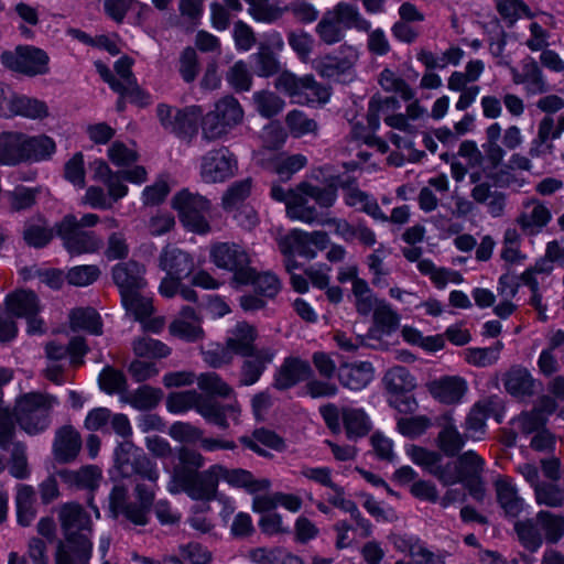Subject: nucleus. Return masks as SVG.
Masks as SVG:
<instances>
[{"mask_svg": "<svg viewBox=\"0 0 564 564\" xmlns=\"http://www.w3.org/2000/svg\"><path fill=\"white\" fill-rule=\"evenodd\" d=\"M435 425L441 429L436 443L438 448L449 457H453L459 453L465 445V433L460 434L457 430L455 420L452 411L438 415L435 421Z\"/></svg>", "mask_w": 564, "mask_h": 564, "instance_id": "nucleus-21", "label": "nucleus"}, {"mask_svg": "<svg viewBox=\"0 0 564 564\" xmlns=\"http://www.w3.org/2000/svg\"><path fill=\"white\" fill-rule=\"evenodd\" d=\"M408 455L414 464L423 467L435 476L444 486L464 482L457 468V463L442 465V455L438 452L430 451L421 446L410 445L406 448Z\"/></svg>", "mask_w": 564, "mask_h": 564, "instance_id": "nucleus-12", "label": "nucleus"}, {"mask_svg": "<svg viewBox=\"0 0 564 564\" xmlns=\"http://www.w3.org/2000/svg\"><path fill=\"white\" fill-rule=\"evenodd\" d=\"M0 58L7 68L26 76L48 73V55L35 46L20 45L14 52L4 51Z\"/></svg>", "mask_w": 564, "mask_h": 564, "instance_id": "nucleus-11", "label": "nucleus"}, {"mask_svg": "<svg viewBox=\"0 0 564 564\" xmlns=\"http://www.w3.org/2000/svg\"><path fill=\"white\" fill-rule=\"evenodd\" d=\"M536 520L525 519L514 523V531L522 546L530 552H536L542 543L543 536Z\"/></svg>", "mask_w": 564, "mask_h": 564, "instance_id": "nucleus-48", "label": "nucleus"}, {"mask_svg": "<svg viewBox=\"0 0 564 564\" xmlns=\"http://www.w3.org/2000/svg\"><path fill=\"white\" fill-rule=\"evenodd\" d=\"M254 158L259 165L274 171L282 180H289L307 163V159L303 154L265 158L264 151H258Z\"/></svg>", "mask_w": 564, "mask_h": 564, "instance_id": "nucleus-27", "label": "nucleus"}, {"mask_svg": "<svg viewBox=\"0 0 564 564\" xmlns=\"http://www.w3.org/2000/svg\"><path fill=\"white\" fill-rule=\"evenodd\" d=\"M503 345L496 341L495 345L486 348L470 347L463 352L464 360L475 367L485 368L495 365L499 357Z\"/></svg>", "mask_w": 564, "mask_h": 564, "instance_id": "nucleus-49", "label": "nucleus"}, {"mask_svg": "<svg viewBox=\"0 0 564 564\" xmlns=\"http://www.w3.org/2000/svg\"><path fill=\"white\" fill-rule=\"evenodd\" d=\"M328 245V235L325 231H313L311 234L300 229L291 230L286 236L279 239V249L282 253L296 252L299 256L312 260L316 257V251L324 250Z\"/></svg>", "mask_w": 564, "mask_h": 564, "instance_id": "nucleus-16", "label": "nucleus"}, {"mask_svg": "<svg viewBox=\"0 0 564 564\" xmlns=\"http://www.w3.org/2000/svg\"><path fill=\"white\" fill-rule=\"evenodd\" d=\"M346 204L352 207H358L360 210L367 213L376 219H384L377 202L371 199L367 193L359 188H349L345 195Z\"/></svg>", "mask_w": 564, "mask_h": 564, "instance_id": "nucleus-58", "label": "nucleus"}, {"mask_svg": "<svg viewBox=\"0 0 564 564\" xmlns=\"http://www.w3.org/2000/svg\"><path fill=\"white\" fill-rule=\"evenodd\" d=\"M115 463L122 477L139 476L153 485L159 479L156 463L131 442H122L115 451Z\"/></svg>", "mask_w": 564, "mask_h": 564, "instance_id": "nucleus-9", "label": "nucleus"}, {"mask_svg": "<svg viewBox=\"0 0 564 564\" xmlns=\"http://www.w3.org/2000/svg\"><path fill=\"white\" fill-rule=\"evenodd\" d=\"M218 475L219 480L223 479L231 487L242 488L251 495L264 492L270 487L268 479H257L249 470L242 468L230 469L218 464Z\"/></svg>", "mask_w": 564, "mask_h": 564, "instance_id": "nucleus-26", "label": "nucleus"}, {"mask_svg": "<svg viewBox=\"0 0 564 564\" xmlns=\"http://www.w3.org/2000/svg\"><path fill=\"white\" fill-rule=\"evenodd\" d=\"M258 337L257 328L247 323L239 322L231 330L230 335L226 339V345L234 355H248L259 350L254 341Z\"/></svg>", "mask_w": 564, "mask_h": 564, "instance_id": "nucleus-30", "label": "nucleus"}, {"mask_svg": "<svg viewBox=\"0 0 564 564\" xmlns=\"http://www.w3.org/2000/svg\"><path fill=\"white\" fill-rule=\"evenodd\" d=\"M471 198L481 205H485L487 212L492 217L503 215L507 195L503 192L492 189L488 182L476 184L470 191Z\"/></svg>", "mask_w": 564, "mask_h": 564, "instance_id": "nucleus-33", "label": "nucleus"}, {"mask_svg": "<svg viewBox=\"0 0 564 564\" xmlns=\"http://www.w3.org/2000/svg\"><path fill=\"white\" fill-rule=\"evenodd\" d=\"M172 206L177 210L181 223L188 230L200 235L210 230L206 218L210 203L206 197L183 189L173 197Z\"/></svg>", "mask_w": 564, "mask_h": 564, "instance_id": "nucleus-7", "label": "nucleus"}, {"mask_svg": "<svg viewBox=\"0 0 564 564\" xmlns=\"http://www.w3.org/2000/svg\"><path fill=\"white\" fill-rule=\"evenodd\" d=\"M343 422L349 440L364 437L371 430V424L362 410L344 408Z\"/></svg>", "mask_w": 564, "mask_h": 564, "instance_id": "nucleus-43", "label": "nucleus"}, {"mask_svg": "<svg viewBox=\"0 0 564 564\" xmlns=\"http://www.w3.org/2000/svg\"><path fill=\"white\" fill-rule=\"evenodd\" d=\"M126 310L131 313L135 319L143 321L153 312L152 300L141 294V291L128 294L121 297Z\"/></svg>", "mask_w": 564, "mask_h": 564, "instance_id": "nucleus-62", "label": "nucleus"}, {"mask_svg": "<svg viewBox=\"0 0 564 564\" xmlns=\"http://www.w3.org/2000/svg\"><path fill=\"white\" fill-rule=\"evenodd\" d=\"M311 375L312 369L307 361L299 357H288L274 375L273 387L281 391L288 390L308 379Z\"/></svg>", "mask_w": 564, "mask_h": 564, "instance_id": "nucleus-24", "label": "nucleus"}, {"mask_svg": "<svg viewBox=\"0 0 564 564\" xmlns=\"http://www.w3.org/2000/svg\"><path fill=\"white\" fill-rule=\"evenodd\" d=\"M64 541L58 542L55 564H88L93 552L89 513L79 503H65L59 509Z\"/></svg>", "mask_w": 564, "mask_h": 564, "instance_id": "nucleus-1", "label": "nucleus"}, {"mask_svg": "<svg viewBox=\"0 0 564 564\" xmlns=\"http://www.w3.org/2000/svg\"><path fill=\"white\" fill-rule=\"evenodd\" d=\"M132 64L133 59L128 56H123L116 62L115 70L120 77L118 80L121 86V89L116 90V93L121 96H128L133 102L144 104L148 96L137 84V79L131 70Z\"/></svg>", "mask_w": 564, "mask_h": 564, "instance_id": "nucleus-31", "label": "nucleus"}, {"mask_svg": "<svg viewBox=\"0 0 564 564\" xmlns=\"http://www.w3.org/2000/svg\"><path fill=\"white\" fill-rule=\"evenodd\" d=\"M210 258L221 269L234 272V281L238 284H249L253 276L250 267V256L246 249L235 242H218L212 246Z\"/></svg>", "mask_w": 564, "mask_h": 564, "instance_id": "nucleus-8", "label": "nucleus"}, {"mask_svg": "<svg viewBox=\"0 0 564 564\" xmlns=\"http://www.w3.org/2000/svg\"><path fill=\"white\" fill-rule=\"evenodd\" d=\"M336 197V186L318 187L307 182H301L293 188L286 214L291 219L306 224L328 225L326 213L318 212L308 202L313 199L321 209H328L334 205Z\"/></svg>", "mask_w": 564, "mask_h": 564, "instance_id": "nucleus-4", "label": "nucleus"}, {"mask_svg": "<svg viewBox=\"0 0 564 564\" xmlns=\"http://www.w3.org/2000/svg\"><path fill=\"white\" fill-rule=\"evenodd\" d=\"M433 424L435 423L426 415L405 416L398 419L397 430L409 438H416L424 434Z\"/></svg>", "mask_w": 564, "mask_h": 564, "instance_id": "nucleus-57", "label": "nucleus"}, {"mask_svg": "<svg viewBox=\"0 0 564 564\" xmlns=\"http://www.w3.org/2000/svg\"><path fill=\"white\" fill-rule=\"evenodd\" d=\"M80 434L70 425H64L55 432L53 456L59 464L74 462L82 449Z\"/></svg>", "mask_w": 564, "mask_h": 564, "instance_id": "nucleus-23", "label": "nucleus"}, {"mask_svg": "<svg viewBox=\"0 0 564 564\" xmlns=\"http://www.w3.org/2000/svg\"><path fill=\"white\" fill-rule=\"evenodd\" d=\"M57 403V399L51 394L24 393L17 399L13 415L23 431L36 435L50 426L51 413Z\"/></svg>", "mask_w": 564, "mask_h": 564, "instance_id": "nucleus-6", "label": "nucleus"}, {"mask_svg": "<svg viewBox=\"0 0 564 564\" xmlns=\"http://www.w3.org/2000/svg\"><path fill=\"white\" fill-rule=\"evenodd\" d=\"M284 46L279 34L272 35L269 43L261 42L258 51L251 56L254 72L259 77H271L280 73L281 64L275 51Z\"/></svg>", "mask_w": 564, "mask_h": 564, "instance_id": "nucleus-20", "label": "nucleus"}, {"mask_svg": "<svg viewBox=\"0 0 564 564\" xmlns=\"http://www.w3.org/2000/svg\"><path fill=\"white\" fill-rule=\"evenodd\" d=\"M464 57V51L460 47L452 46L446 50L441 56L434 53L421 50L417 53V59L425 65L427 69L444 68L447 65H458Z\"/></svg>", "mask_w": 564, "mask_h": 564, "instance_id": "nucleus-46", "label": "nucleus"}, {"mask_svg": "<svg viewBox=\"0 0 564 564\" xmlns=\"http://www.w3.org/2000/svg\"><path fill=\"white\" fill-rule=\"evenodd\" d=\"M138 502L128 508V521L134 525H145L149 521V512L154 501V490L144 484H138L134 489Z\"/></svg>", "mask_w": 564, "mask_h": 564, "instance_id": "nucleus-36", "label": "nucleus"}, {"mask_svg": "<svg viewBox=\"0 0 564 564\" xmlns=\"http://www.w3.org/2000/svg\"><path fill=\"white\" fill-rule=\"evenodd\" d=\"M237 160L226 147L213 149L202 156L200 177L205 183L225 182L235 175Z\"/></svg>", "mask_w": 564, "mask_h": 564, "instance_id": "nucleus-14", "label": "nucleus"}, {"mask_svg": "<svg viewBox=\"0 0 564 564\" xmlns=\"http://www.w3.org/2000/svg\"><path fill=\"white\" fill-rule=\"evenodd\" d=\"M285 123L290 133L294 138H301L308 133L316 134L318 130L317 122L297 109H294L286 115Z\"/></svg>", "mask_w": 564, "mask_h": 564, "instance_id": "nucleus-54", "label": "nucleus"}, {"mask_svg": "<svg viewBox=\"0 0 564 564\" xmlns=\"http://www.w3.org/2000/svg\"><path fill=\"white\" fill-rule=\"evenodd\" d=\"M35 491L29 485H18L15 505L18 523L22 527H29L36 517L34 508Z\"/></svg>", "mask_w": 564, "mask_h": 564, "instance_id": "nucleus-40", "label": "nucleus"}, {"mask_svg": "<svg viewBox=\"0 0 564 564\" xmlns=\"http://www.w3.org/2000/svg\"><path fill=\"white\" fill-rule=\"evenodd\" d=\"M6 308L11 316L25 318L39 314V299L32 291L19 290L7 295Z\"/></svg>", "mask_w": 564, "mask_h": 564, "instance_id": "nucleus-35", "label": "nucleus"}, {"mask_svg": "<svg viewBox=\"0 0 564 564\" xmlns=\"http://www.w3.org/2000/svg\"><path fill=\"white\" fill-rule=\"evenodd\" d=\"M257 111L264 118H272L282 111L284 100L276 94L262 90L253 94Z\"/></svg>", "mask_w": 564, "mask_h": 564, "instance_id": "nucleus-60", "label": "nucleus"}, {"mask_svg": "<svg viewBox=\"0 0 564 564\" xmlns=\"http://www.w3.org/2000/svg\"><path fill=\"white\" fill-rule=\"evenodd\" d=\"M328 11L335 14V19H337L343 28L367 30L369 26L368 22L360 17L358 8L354 4L340 2L333 10Z\"/></svg>", "mask_w": 564, "mask_h": 564, "instance_id": "nucleus-55", "label": "nucleus"}, {"mask_svg": "<svg viewBox=\"0 0 564 564\" xmlns=\"http://www.w3.org/2000/svg\"><path fill=\"white\" fill-rule=\"evenodd\" d=\"M156 115L165 130L181 138H191L197 131V122L202 111L195 106L178 109L160 104L156 108Z\"/></svg>", "mask_w": 564, "mask_h": 564, "instance_id": "nucleus-13", "label": "nucleus"}, {"mask_svg": "<svg viewBox=\"0 0 564 564\" xmlns=\"http://www.w3.org/2000/svg\"><path fill=\"white\" fill-rule=\"evenodd\" d=\"M514 82L525 84L528 91L531 94H542L549 89L542 70L533 58L524 59L522 74L517 75Z\"/></svg>", "mask_w": 564, "mask_h": 564, "instance_id": "nucleus-42", "label": "nucleus"}, {"mask_svg": "<svg viewBox=\"0 0 564 564\" xmlns=\"http://www.w3.org/2000/svg\"><path fill=\"white\" fill-rule=\"evenodd\" d=\"M503 386L513 397H528L534 392V379L530 371L521 366H514L505 375Z\"/></svg>", "mask_w": 564, "mask_h": 564, "instance_id": "nucleus-37", "label": "nucleus"}, {"mask_svg": "<svg viewBox=\"0 0 564 564\" xmlns=\"http://www.w3.org/2000/svg\"><path fill=\"white\" fill-rule=\"evenodd\" d=\"M24 133H0V163L14 165L23 161Z\"/></svg>", "mask_w": 564, "mask_h": 564, "instance_id": "nucleus-38", "label": "nucleus"}, {"mask_svg": "<svg viewBox=\"0 0 564 564\" xmlns=\"http://www.w3.org/2000/svg\"><path fill=\"white\" fill-rule=\"evenodd\" d=\"M15 116L42 119L48 116V108L44 101L18 95L13 106V117Z\"/></svg>", "mask_w": 564, "mask_h": 564, "instance_id": "nucleus-53", "label": "nucleus"}, {"mask_svg": "<svg viewBox=\"0 0 564 564\" xmlns=\"http://www.w3.org/2000/svg\"><path fill=\"white\" fill-rule=\"evenodd\" d=\"M252 178L247 177L232 183L223 196V207L225 210H232L242 203L251 193Z\"/></svg>", "mask_w": 564, "mask_h": 564, "instance_id": "nucleus-59", "label": "nucleus"}, {"mask_svg": "<svg viewBox=\"0 0 564 564\" xmlns=\"http://www.w3.org/2000/svg\"><path fill=\"white\" fill-rule=\"evenodd\" d=\"M159 268L176 279H186L193 273L195 262L191 253L167 243L159 256Z\"/></svg>", "mask_w": 564, "mask_h": 564, "instance_id": "nucleus-17", "label": "nucleus"}, {"mask_svg": "<svg viewBox=\"0 0 564 564\" xmlns=\"http://www.w3.org/2000/svg\"><path fill=\"white\" fill-rule=\"evenodd\" d=\"M69 319L73 330L84 329L94 335L101 334L100 316L91 307L73 310Z\"/></svg>", "mask_w": 564, "mask_h": 564, "instance_id": "nucleus-50", "label": "nucleus"}, {"mask_svg": "<svg viewBox=\"0 0 564 564\" xmlns=\"http://www.w3.org/2000/svg\"><path fill=\"white\" fill-rule=\"evenodd\" d=\"M226 79L236 91H248L252 85V75L243 61L236 62L228 69Z\"/></svg>", "mask_w": 564, "mask_h": 564, "instance_id": "nucleus-64", "label": "nucleus"}, {"mask_svg": "<svg viewBox=\"0 0 564 564\" xmlns=\"http://www.w3.org/2000/svg\"><path fill=\"white\" fill-rule=\"evenodd\" d=\"M316 33L325 44H335L344 37V28L339 24L335 14L326 11L316 25Z\"/></svg>", "mask_w": 564, "mask_h": 564, "instance_id": "nucleus-56", "label": "nucleus"}, {"mask_svg": "<svg viewBox=\"0 0 564 564\" xmlns=\"http://www.w3.org/2000/svg\"><path fill=\"white\" fill-rule=\"evenodd\" d=\"M99 221L96 214H86L80 219L73 214L65 215L54 229L63 246L70 254L91 253L102 246V240L94 231L85 228L94 227Z\"/></svg>", "mask_w": 564, "mask_h": 564, "instance_id": "nucleus-5", "label": "nucleus"}, {"mask_svg": "<svg viewBox=\"0 0 564 564\" xmlns=\"http://www.w3.org/2000/svg\"><path fill=\"white\" fill-rule=\"evenodd\" d=\"M339 382L350 390H361L372 379L370 362L341 364L338 369Z\"/></svg>", "mask_w": 564, "mask_h": 564, "instance_id": "nucleus-34", "label": "nucleus"}, {"mask_svg": "<svg viewBox=\"0 0 564 564\" xmlns=\"http://www.w3.org/2000/svg\"><path fill=\"white\" fill-rule=\"evenodd\" d=\"M534 499L539 506L549 508H561L564 506V489L553 481H542L536 485Z\"/></svg>", "mask_w": 564, "mask_h": 564, "instance_id": "nucleus-51", "label": "nucleus"}, {"mask_svg": "<svg viewBox=\"0 0 564 564\" xmlns=\"http://www.w3.org/2000/svg\"><path fill=\"white\" fill-rule=\"evenodd\" d=\"M132 348L137 356L144 358H164L170 355L165 344L147 336L135 339Z\"/></svg>", "mask_w": 564, "mask_h": 564, "instance_id": "nucleus-63", "label": "nucleus"}, {"mask_svg": "<svg viewBox=\"0 0 564 564\" xmlns=\"http://www.w3.org/2000/svg\"><path fill=\"white\" fill-rule=\"evenodd\" d=\"M54 231V227L48 228L44 219H32L24 225L23 238L29 246L43 248L52 240Z\"/></svg>", "mask_w": 564, "mask_h": 564, "instance_id": "nucleus-47", "label": "nucleus"}, {"mask_svg": "<svg viewBox=\"0 0 564 564\" xmlns=\"http://www.w3.org/2000/svg\"><path fill=\"white\" fill-rule=\"evenodd\" d=\"M274 356L275 350L271 347H260L257 351L241 355L243 361L239 372V384L252 386L258 382Z\"/></svg>", "mask_w": 564, "mask_h": 564, "instance_id": "nucleus-22", "label": "nucleus"}, {"mask_svg": "<svg viewBox=\"0 0 564 564\" xmlns=\"http://www.w3.org/2000/svg\"><path fill=\"white\" fill-rule=\"evenodd\" d=\"M57 475L65 484L89 491L98 488L102 478L101 469L96 465H86L78 470L61 469Z\"/></svg>", "mask_w": 564, "mask_h": 564, "instance_id": "nucleus-32", "label": "nucleus"}, {"mask_svg": "<svg viewBox=\"0 0 564 564\" xmlns=\"http://www.w3.org/2000/svg\"><path fill=\"white\" fill-rule=\"evenodd\" d=\"M170 412L181 413L195 409L208 423L221 430L229 427V422L238 423L241 408L235 399L229 403H221L213 397H205L194 390L171 393L166 400Z\"/></svg>", "mask_w": 564, "mask_h": 564, "instance_id": "nucleus-3", "label": "nucleus"}, {"mask_svg": "<svg viewBox=\"0 0 564 564\" xmlns=\"http://www.w3.org/2000/svg\"><path fill=\"white\" fill-rule=\"evenodd\" d=\"M215 112L219 116L221 122L230 129L239 124L243 119V110L239 101L232 96L221 98L215 105Z\"/></svg>", "mask_w": 564, "mask_h": 564, "instance_id": "nucleus-52", "label": "nucleus"}, {"mask_svg": "<svg viewBox=\"0 0 564 564\" xmlns=\"http://www.w3.org/2000/svg\"><path fill=\"white\" fill-rule=\"evenodd\" d=\"M496 500L508 519L518 518L524 510L525 501L512 478L500 476L494 482Z\"/></svg>", "mask_w": 564, "mask_h": 564, "instance_id": "nucleus-18", "label": "nucleus"}, {"mask_svg": "<svg viewBox=\"0 0 564 564\" xmlns=\"http://www.w3.org/2000/svg\"><path fill=\"white\" fill-rule=\"evenodd\" d=\"M535 520L547 543L555 544L564 536V516L540 510Z\"/></svg>", "mask_w": 564, "mask_h": 564, "instance_id": "nucleus-44", "label": "nucleus"}, {"mask_svg": "<svg viewBox=\"0 0 564 564\" xmlns=\"http://www.w3.org/2000/svg\"><path fill=\"white\" fill-rule=\"evenodd\" d=\"M55 142L47 135L28 137L24 134L23 161L46 160L55 152Z\"/></svg>", "mask_w": 564, "mask_h": 564, "instance_id": "nucleus-41", "label": "nucleus"}, {"mask_svg": "<svg viewBox=\"0 0 564 564\" xmlns=\"http://www.w3.org/2000/svg\"><path fill=\"white\" fill-rule=\"evenodd\" d=\"M431 395L444 404H455L460 402L467 392V382L458 376H446L434 380L427 384Z\"/></svg>", "mask_w": 564, "mask_h": 564, "instance_id": "nucleus-25", "label": "nucleus"}, {"mask_svg": "<svg viewBox=\"0 0 564 564\" xmlns=\"http://www.w3.org/2000/svg\"><path fill=\"white\" fill-rule=\"evenodd\" d=\"M177 458L178 465L173 467L171 481L197 473L205 465L204 456L198 451L187 446H181L177 449Z\"/></svg>", "mask_w": 564, "mask_h": 564, "instance_id": "nucleus-39", "label": "nucleus"}, {"mask_svg": "<svg viewBox=\"0 0 564 564\" xmlns=\"http://www.w3.org/2000/svg\"><path fill=\"white\" fill-rule=\"evenodd\" d=\"M218 484V464H215L203 471L170 481L169 490L172 494L184 491L193 500L212 501L217 497Z\"/></svg>", "mask_w": 564, "mask_h": 564, "instance_id": "nucleus-10", "label": "nucleus"}, {"mask_svg": "<svg viewBox=\"0 0 564 564\" xmlns=\"http://www.w3.org/2000/svg\"><path fill=\"white\" fill-rule=\"evenodd\" d=\"M415 386V379L406 368L401 366L390 368V405L400 413L415 412L417 402L411 394Z\"/></svg>", "mask_w": 564, "mask_h": 564, "instance_id": "nucleus-15", "label": "nucleus"}, {"mask_svg": "<svg viewBox=\"0 0 564 564\" xmlns=\"http://www.w3.org/2000/svg\"><path fill=\"white\" fill-rule=\"evenodd\" d=\"M463 481L480 478L485 462L473 451L462 454L456 460Z\"/></svg>", "mask_w": 564, "mask_h": 564, "instance_id": "nucleus-61", "label": "nucleus"}, {"mask_svg": "<svg viewBox=\"0 0 564 564\" xmlns=\"http://www.w3.org/2000/svg\"><path fill=\"white\" fill-rule=\"evenodd\" d=\"M551 220L549 208L538 200H529L524 204V210L518 216L517 224L527 235H535Z\"/></svg>", "mask_w": 564, "mask_h": 564, "instance_id": "nucleus-29", "label": "nucleus"}, {"mask_svg": "<svg viewBox=\"0 0 564 564\" xmlns=\"http://www.w3.org/2000/svg\"><path fill=\"white\" fill-rule=\"evenodd\" d=\"M564 131L563 126H556L555 120L545 116L538 126L536 137L532 140L529 155L531 158H539L553 150V140L558 139Z\"/></svg>", "mask_w": 564, "mask_h": 564, "instance_id": "nucleus-28", "label": "nucleus"}, {"mask_svg": "<svg viewBox=\"0 0 564 564\" xmlns=\"http://www.w3.org/2000/svg\"><path fill=\"white\" fill-rule=\"evenodd\" d=\"M356 265L343 268L338 272V281L344 283L352 281V294L356 299V310L361 315L373 314V324L368 332V345L373 348H384L388 336V304L384 300L376 297L368 283L357 276Z\"/></svg>", "mask_w": 564, "mask_h": 564, "instance_id": "nucleus-2", "label": "nucleus"}, {"mask_svg": "<svg viewBox=\"0 0 564 564\" xmlns=\"http://www.w3.org/2000/svg\"><path fill=\"white\" fill-rule=\"evenodd\" d=\"M144 272V265L134 260L118 263L112 268V280L121 297L141 291L147 285Z\"/></svg>", "mask_w": 564, "mask_h": 564, "instance_id": "nucleus-19", "label": "nucleus"}, {"mask_svg": "<svg viewBox=\"0 0 564 564\" xmlns=\"http://www.w3.org/2000/svg\"><path fill=\"white\" fill-rule=\"evenodd\" d=\"M162 397L160 389L152 388L150 386H142L131 393H124L121 395V401L129 403L134 409L147 411L154 409Z\"/></svg>", "mask_w": 564, "mask_h": 564, "instance_id": "nucleus-45", "label": "nucleus"}]
</instances>
